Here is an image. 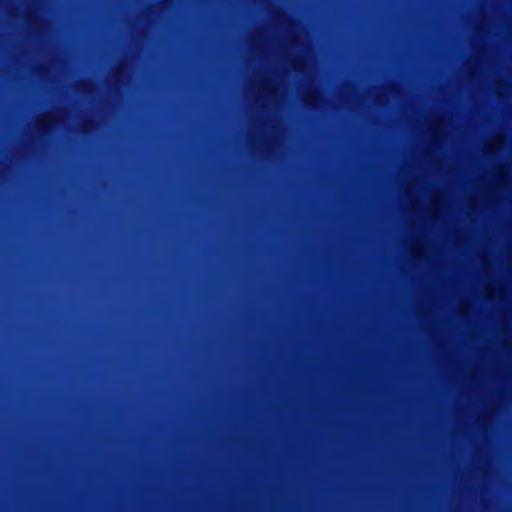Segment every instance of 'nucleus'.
<instances>
[{"instance_id": "f257e3e1", "label": "nucleus", "mask_w": 512, "mask_h": 512, "mask_svg": "<svg viewBox=\"0 0 512 512\" xmlns=\"http://www.w3.org/2000/svg\"><path fill=\"white\" fill-rule=\"evenodd\" d=\"M46 123H47L46 121L41 120V121L38 122V127L39 128L44 127L46 125Z\"/></svg>"}, {"instance_id": "7ed1b4c3", "label": "nucleus", "mask_w": 512, "mask_h": 512, "mask_svg": "<svg viewBox=\"0 0 512 512\" xmlns=\"http://www.w3.org/2000/svg\"><path fill=\"white\" fill-rule=\"evenodd\" d=\"M294 68H295V70H297V71H299V70H300V66H299V63H298V62H295Z\"/></svg>"}, {"instance_id": "f03ea898", "label": "nucleus", "mask_w": 512, "mask_h": 512, "mask_svg": "<svg viewBox=\"0 0 512 512\" xmlns=\"http://www.w3.org/2000/svg\"><path fill=\"white\" fill-rule=\"evenodd\" d=\"M90 125H92V121H90V120L84 121V126L85 127L90 126Z\"/></svg>"}]
</instances>
